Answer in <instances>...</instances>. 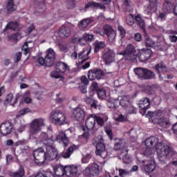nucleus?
<instances>
[{"label": "nucleus", "mask_w": 177, "mask_h": 177, "mask_svg": "<svg viewBox=\"0 0 177 177\" xmlns=\"http://www.w3.org/2000/svg\"><path fill=\"white\" fill-rule=\"evenodd\" d=\"M81 82L82 83L79 84V91H80L82 93H86L88 92L86 88L89 84V80H88L86 76L83 75L81 77Z\"/></svg>", "instance_id": "5701e85b"}, {"label": "nucleus", "mask_w": 177, "mask_h": 177, "mask_svg": "<svg viewBox=\"0 0 177 177\" xmlns=\"http://www.w3.org/2000/svg\"><path fill=\"white\" fill-rule=\"evenodd\" d=\"M115 120L119 122H127V121H128V116L125 115H120Z\"/></svg>", "instance_id": "603ef678"}, {"label": "nucleus", "mask_w": 177, "mask_h": 177, "mask_svg": "<svg viewBox=\"0 0 177 177\" xmlns=\"http://www.w3.org/2000/svg\"><path fill=\"white\" fill-rule=\"evenodd\" d=\"M55 68L57 70V71L64 75L66 71H67V70H70V66L63 62H58L55 64Z\"/></svg>", "instance_id": "a878e982"}, {"label": "nucleus", "mask_w": 177, "mask_h": 177, "mask_svg": "<svg viewBox=\"0 0 177 177\" xmlns=\"http://www.w3.org/2000/svg\"><path fill=\"white\" fill-rule=\"evenodd\" d=\"M167 49V47H165V44L164 43H162L160 45L156 46V50H160V52H162V50H165Z\"/></svg>", "instance_id": "0e129e2a"}, {"label": "nucleus", "mask_w": 177, "mask_h": 177, "mask_svg": "<svg viewBox=\"0 0 177 177\" xmlns=\"http://www.w3.org/2000/svg\"><path fill=\"white\" fill-rule=\"evenodd\" d=\"M11 38L12 39H14V41H18V39H21V35H20V33L19 32H17L12 35Z\"/></svg>", "instance_id": "e2e57ef3"}, {"label": "nucleus", "mask_w": 177, "mask_h": 177, "mask_svg": "<svg viewBox=\"0 0 177 177\" xmlns=\"http://www.w3.org/2000/svg\"><path fill=\"white\" fill-rule=\"evenodd\" d=\"M167 19V15L165 13L161 12L159 14V15L157 17V21H164Z\"/></svg>", "instance_id": "bf43d9fd"}, {"label": "nucleus", "mask_w": 177, "mask_h": 177, "mask_svg": "<svg viewBox=\"0 0 177 177\" xmlns=\"http://www.w3.org/2000/svg\"><path fill=\"white\" fill-rule=\"evenodd\" d=\"M73 117L76 121H84L85 112L81 108H76L73 110Z\"/></svg>", "instance_id": "393cba45"}, {"label": "nucleus", "mask_w": 177, "mask_h": 177, "mask_svg": "<svg viewBox=\"0 0 177 177\" xmlns=\"http://www.w3.org/2000/svg\"><path fill=\"white\" fill-rule=\"evenodd\" d=\"M154 169H156V161L155 160H151V162L148 165H147L144 167V170L147 174H151V172H153V171H154Z\"/></svg>", "instance_id": "473e14b6"}, {"label": "nucleus", "mask_w": 177, "mask_h": 177, "mask_svg": "<svg viewBox=\"0 0 177 177\" xmlns=\"http://www.w3.org/2000/svg\"><path fill=\"white\" fill-rule=\"evenodd\" d=\"M104 77V72L100 68L91 69L88 72V78L90 81H94V80H102Z\"/></svg>", "instance_id": "9b49d317"}, {"label": "nucleus", "mask_w": 177, "mask_h": 177, "mask_svg": "<svg viewBox=\"0 0 177 177\" xmlns=\"http://www.w3.org/2000/svg\"><path fill=\"white\" fill-rule=\"evenodd\" d=\"M126 24L127 26H133L135 24V17L132 14H129L126 17Z\"/></svg>", "instance_id": "58836bf2"}, {"label": "nucleus", "mask_w": 177, "mask_h": 177, "mask_svg": "<svg viewBox=\"0 0 177 177\" xmlns=\"http://www.w3.org/2000/svg\"><path fill=\"white\" fill-rule=\"evenodd\" d=\"M84 101L87 104H90L92 109L97 108V100L93 99V97H86Z\"/></svg>", "instance_id": "72a5a7b5"}, {"label": "nucleus", "mask_w": 177, "mask_h": 177, "mask_svg": "<svg viewBox=\"0 0 177 177\" xmlns=\"http://www.w3.org/2000/svg\"><path fill=\"white\" fill-rule=\"evenodd\" d=\"M105 132H106V135H108L109 139L111 140H113V131H111V129H105Z\"/></svg>", "instance_id": "774afa93"}, {"label": "nucleus", "mask_w": 177, "mask_h": 177, "mask_svg": "<svg viewBox=\"0 0 177 177\" xmlns=\"http://www.w3.org/2000/svg\"><path fill=\"white\" fill-rule=\"evenodd\" d=\"M28 113H31L30 108H24L19 111V115H25V114H28Z\"/></svg>", "instance_id": "5fc2aeb1"}, {"label": "nucleus", "mask_w": 177, "mask_h": 177, "mask_svg": "<svg viewBox=\"0 0 177 177\" xmlns=\"http://www.w3.org/2000/svg\"><path fill=\"white\" fill-rule=\"evenodd\" d=\"M12 99H13V94L10 93L6 95L5 103H10L12 102Z\"/></svg>", "instance_id": "338daca9"}, {"label": "nucleus", "mask_w": 177, "mask_h": 177, "mask_svg": "<svg viewBox=\"0 0 177 177\" xmlns=\"http://www.w3.org/2000/svg\"><path fill=\"white\" fill-rule=\"evenodd\" d=\"M165 115V112L164 111L158 110L156 115V124L158 127H160V128H169L171 127V122Z\"/></svg>", "instance_id": "7ed1b4c3"}, {"label": "nucleus", "mask_w": 177, "mask_h": 177, "mask_svg": "<svg viewBox=\"0 0 177 177\" xmlns=\"http://www.w3.org/2000/svg\"><path fill=\"white\" fill-rule=\"evenodd\" d=\"M8 30H13L16 31L17 28H19V24L17 22H10L6 26Z\"/></svg>", "instance_id": "c03bdc74"}, {"label": "nucleus", "mask_w": 177, "mask_h": 177, "mask_svg": "<svg viewBox=\"0 0 177 177\" xmlns=\"http://www.w3.org/2000/svg\"><path fill=\"white\" fill-rule=\"evenodd\" d=\"M169 156L171 157H174V156H176L177 151L176 150L174 149L171 147L169 146V150H168Z\"/></svg>", "instance_id": "052dcab7"}, {"label": "nucleus", "mask_w": 177, "mask_h": 177, "mask_svg": "<svg viewBox=\"0 0 177 177\" xmlns=\"http://www.w3.org/2000/svg\"><path fill=\"white\" fill-rule=\"evenodd\" d=\"M57 142L62 143L64 147L68 146V138L64 131H59L56 138Z\"/></svg>", "instance_id": "4be33fe9"}, {"label": "nucleus", "mask_w": 177, "mask_h": 177, "mask_svg": "<svg viewBox=\"0 0 177 177\" xmlns=\"http://www.w3.org/2000/svg\"><path fill=\"white\" fill-rule=\"evenodd\" d=\"M128 107H129V109H127V110H128L129 114H136L137 111L135 107L132 106L131 105L129 106Z\"/></svg>", "instance_id": "680f3d73"}, {"label": "nucleus", "mask_w": 177, "mask_h": 177, "mask_svg": "<svg viewBox=\"0 0 177 177\" xmlns=\"http://www.w3.org/2000/svg\"><path fill=\"white\" fill-rule=\"evenodd\" d=\"M38 142L44 143L46 147V146H50L53 145V143H55V141L53 139L49 138L48 137V134H46V133H41V134L39 137Z\"/></svg>", "instance_id": "aec40b11"}, {"label": "nucleus", "mask_w": 177, "mask_h": 177, "mask_svg": "<svg viewBox=\"0 0 177 177\" xmlns=\"http://www.w3.org/2000/svg\"><path fill=\"white\" fill-rule=\"evenodd\" d=\"M35 177H56L52 171H44L37 173Z\"/></svg>", "instance_id": "ea45409f"}, {"label": "nucleus", "mask_w": 177, "mask_h": 177, "mask_svg": "<svg viewBox=\"0 0 177 177\" xmlns=\"http://www.w3.org/2000/svg\"><path fill=\"white\" fill-rule=\"evenodd\" d=\"M134 73L140 80H151L156 75L152 71L143 68H135Z\"/></svg>", "instance_id": "20e7f679"}, {"label": "nucleus", "mask_w": 177, "mask_h": 177, "mask_svg": "<svg viewBox=\"0 0 177 177\" xmlns=\"http://www.w3.org/2000/svg\"><path fill=\"white\" fill-rule=\"evenodd\" d=\"M70 34H71V29L66 25H62L59 28V36L60 38H68V37H70Z\"/></svg>", "instance_id": "b1692460"}, {"label": "nucleus", "mask_w": 177, "mask_h": 177, "mask_svg": "<svg viewBox=\"0 0 177 177\" xmlns=\"http://www.w3.org/2000/svg\"><path fill=\"white\" fill-rule=\"evenodd\" d=\"M74 150H75V146L70 147L65 152L61 153V157H63V158H70Z\"/></svg>", "instance_id": "f704fd0d"}, {"label": "nucleus", "mask_w": 177, "mask_h": 177, "mask_svg": "<svg viewBox=\"0 0 177 177\" xmlns=\"http://www.w3.org/2000/svg\"><path fill=\"white\" fill-rule=\"evenodd\" d=\"M147 116L149 118V122L156 124V112L148 111Z\"/></svg>", "instance_id": "a18cd8bd"}, {"label": "nucleus", "mask_w": 177, "mask_h": 177, "mask_svg": "<svg viewBox=\"0 0 177 177\" xmlns=\"http://www.w3.org/2000/svg\"><path fill=\"white\" fill-rule=\"evenodd\" d=\"M64 167V175L68 177L75 176L78 173V167L74 165H66Z\"/></svg>", "instance_id": "f3484780"}, {"label": "nucleus", "mask_w": 177, "mask_h": 177, "mask_svg": "<svg viewBox=\"0 0 177 177\" xmlns=\"http://www.w3.org/2000/svg\"><path fill=\"white\" fill-rule=\"evenodd\" d=\"M137 24L139 26L140 30H142L144 37H147V32L146 31V24L145 23V21H141Z\"/></svg>", "instance_id": "49530a36"}, {"label": "nucleus", "mask_w": 177, "mask_h": 177, "mask_svg": "<svg viewBox=\"0 0 177 177\" xmlns=\"http://www.w3.org/2000/svg\"><path fill=\"white\" fill-rule=\"evenodd\" d=\"M46 161H53L57 158V149L53 147V145L46 146Z\"/></svg>", "instance_id": "ddd939ff"}, {"label": "nucleus", "mask_w": 177, "mask_h": 177, "mask_svg": "<svg viewBox=\"0 0 177 177\" xmlns=\"http://www.w3.org/2000/svg\"><path fill=\"white\" fill-rule=\"evenodd\" d=\"M82 41H86L87 42H91L93 41V35H91L89 33H84L82 37L79 38L78 44L84 46V45H85V43H82Z\"/></svg>", "instance_id": "c85d7f7f"}, {"label": "nucleus", "mask_w": 177, "mask_h": 177, "mask_svg": "<svg viewBox=\"0 0 177 177\" xmlns=\"http://www.w3.org/2000/svg\"><path fill=\"white\" fill-rule=\"evenodd\" d=\"M35 64L38 67L46 66V58L41 57L35 62Z\"/></svg>", "instance_id": "09e8293b"}, {"label": "nucleus", "mask_w": 177, "mask_h": 177, "mask_svg": "<svg viewBox=\"0 0 177 177\" xmlns=\"http://www.w3.org/2000/svg\"><path fill=\"white\" fill-rule=\"evenodd\" d=\"M28 44H30V42H26L22 46V50H24V53L26 56H27V55L30 53V50H31V47L28 46Z\"/></svg>", "instance_id": "8fccbe9b"}, {"label": "nucleus", "mask_w": 177, "mask_h": 177, "mask_svg": "<svg viewBox=\"0 0 177 177\" xmlns=\"http://www.w3.org/2000/svg\"><path fill=\"white\" fill-rule=\"evenodd\" d=\"M138 106L140 109H141L140 113L146 114V110H147V109H150V100L147 97L142 98L140 101Z\"/></svg>", "instance_id": "6ab92c4d"}, {"label": "nucleus", "mask_w": 177, "mask_h": 177, "mask_svg": "<svg viewBox=\"0 0 177 177\" xmlns=\"http://www.w3.org/2000/svg\"><path fill=\"white\" fill-rule=\"evenodd\" d=\"M119 176L120 177H125L128 176L129 175H131V171L127 169H119Z\"/></svg>", "instance_id": "de8ad7c7"}, {"label": "nucleus", "mask_w": 177, "mask_h": 177, "mask_svg": "<svg viewBox=\"0 0 177 177\" xmlns=\"http://www.w3.org/2000/svg\"><path fill=\"white\" fill-rule=\"evenodd\" d=\"M115 57V53H114V50L109 48L104 50L102 56V60H104L105 64L106 65L111 64V63L114 62Z\"/></svg>", "instance_id": "f8f14e48"}, {"label": "nucleus", "mask_w": 177, "mask_h": 177, "mask_svg": "<svg viewBox=\"0 0 177 177\" xmlns=\"http://www.w3.org/2000/svg\"><path fill=\"white\" fill-rule=\"evenodd\" d=\"M98 97L100 99H105L106 97V90L104 88H100L98 91H97Z\"/></svg>", "instance_id": "3c124183"}, {"label": "nucleus", "mask_w": 177, "mask_h": 177, "mask_svg": "<svg viewBox=\"0 0 177 177\" xmlns=\"http://www.w3.org/2000/svg\"><path fill=\"white\" fill-rule=\"evenodd\" d=\"M106 48V42L95 41L94 43V53H97L101 49Z\"/></svg>", "instance_id": "2f4dec72"}, {"label": "nucleus", "mask_w": 177, "mask_h": 177, "mask_svg": "<svg viewBox=\"0 0 177 177\" xmlns=\"http://www.w3.org/2000/svg\"><path fill=\"white\" fill-rule=\"evenodd\" d=\"M85 8L86 9H88V8H93V9H102L103 10H106V6L100 3H96L93 1L88 2L86 4Z\"/></svg>", "instance_id": "bb28decb"}, {"label": "nucleus", "mask_w": 177, "mask_h": 177, "mask_svg": "<svg viewBox=\"0 0 177 177\" xmlns=\"http://www.w3.org/2000/svg\"><path fill=\"white\" fill-rule=\"evenodd\" d=\"M120 104L123 109H128V106H131V102H129L128 97H123L120 101Z\"/></svg>", "instance_id": "c9c22d12"}, {"label": "nucleus", "mask_w": 177, "mask_h": 177, "mask_svg": "<svg viewBox=\"0 0 177 177\" xmlns=\"http://www.w3.org/2000/svg\"><path fill=\"white\" fill-rule=\"evenodd\" d=\"M12 123L6 122L0 126V133L2 134V136H6V135H9L12 132Z\"/></svg>", "instance_id": "a211bd4d"}, {"label": "nucleus", "mask_w": 177, "mask_h": 177, "mask_svg": "<svg viewBox=\"0 0 177 177\" xmlns=\"http://www.w3.org/2000/svg\"><path fill=\"white\" fill-rule=\"evenodd\" d=\"M45 125L44 119L42 118H36L30 123V133L31 135H37L38 132L42 131V127Z\"/></svg>", "instance_id": "0eeeda50"}, {"label": "nucleus", "mask_w": 177, "mask_h": 177, "mask_svg": "<svg viewBox=\"0 0 177 177\" xmlns=\"http://www.w3.org/2000/svg\"><path fill=\"white\" fill-rule=\"evenodd\" d=\"M8 175L10 177H24L26 176V171L24 170V167L21 165L17 171H10L8 173Z\"/></svg>", "instance_id": "cd10ccee"}, {"label": "nucleus", "mask_w": 177, "mask_h": 177, "mask_svg": "<svg viewBox=\"0 0 177 177\" xmlns=\"http://www.w3.org/2000/svg\"><path fill=\"white\" fill-rule=\"evenodd\" d=\"M93 145H95V154L100 156L102 158H107V151H106V145H104V140L103 138H100L98 141H96V138L93 139Z\"/></svg>", "instance_id": "f03ea898"}, {"label": "nucleus", "mask_w": 177, "mask_h": 177, "mask_svg": "<svg viewBox=\"0 0 177 177\" xmlns=\"http://www.w3.org/2000/svg\"><path fill=\"white\" fill-rule=\"evenodd\" d=\"M154 143H156V137L152 136L146 139L145 145L147 146V148L144 151V155L147 157L154 156L156 151V149L153 148V145H154Z\"/></svg>", "instance_id": "1a4fd4ad"}, {"label": "nucleus", "mask_w": 177, "mask_h": 177, "mask_svg": "<svg viewBox=\"0 0 177 177\" xmlns=\"http://www.w3.org/2000/svg\"><path fill=\"white\" fill-rule=\"evenodd\" d=\"M63 75H64L62 73V72H59V71H57L56 68L55 71H53L50 73V77H51V78H55V80H59V78H62Z\"/></svg>", "instance_id": "e433bc0d"}, {"label": "nucleus", "mask_w": 177, "mask_h": 177, "mask_svg": "<svg viewBox=\"0 0 177 177\" xmlns=\"http://www.w3.org/2000/svg\"><path fill=\"white\" fill-rule=\"evenodd\" d=\"M53 171L57 176H64V166L62 165H57L53 167Z\"/></svg>", "instance_id": "7c9ffc66"}, {"label": "nucleus", "mask_w": 177, "mask_h": 177, "mask_svg": "<svg viewBox=\"0 0 177 177\" xmlns=\"http://www.w3.org/2000/svg\"><path fill=\"white\" fill-rule=\"evenodd\" d=\"M123 162H124V164H129L131 162V157H129V155L127 154L123 156Z\"/></svg>", "instance_id": "69168bd1"}, {"label": "nucleus", "mask_w": 177, "mask_h": 177, "mask_svg": "<svg viewBox=\"0 0 177 177\" xmlns=\"http://www.w3.org/2000/svg\"><path fill=\"white\" fill-rule=\"evenodd\" d=\"M50 117L53 124H57V125H64V124H67V122L66 121V115H64L62 111H53L51 112Z\"/></svg>", "instance_id": "423d86ee"}, {"label": "nucleus", "mask_w": 177, "mask_h": 177, "mask_svg": "<svg viewBox=\"0 0 177 177\" xmlns=\"http://www.w3.org/2000/svg\"><path fill=\"white\" fill-rule=\"evenodd\" d=\"M7 9L9 12H15L17 9L16 5H15V2L13 0H8L7 3Z\"/></svg>", "instance_id": "37998d69"}, {"label": "nucleus", "mask_w": 177, "mask_h": 177, "mask_svg": "<svg viewBox=\"0 0 177 177\" xmlns=\"http://www.w3.org/2000/svg\"><path fill=\"white\" fill-rule=\"evenodd\" d=\"M121 56H125L124 60H136L138 58V52L136 51V47L132 44H129L126 46L124 50L119 53Z\"/></svg>", "instance_id": "f257e3e1"}, {"label": "nucleus", "mask_w": 177, "mask_h": 177, "mask_svg": "<svg viewBox=\"0 0 177 177\" xmlns=\"http://www.w3.org/2000/svg\"><path fill=\"white\" fill-rule=\"evenodd\" d=\"M118 31L120 32L121 38H125V35L127 34L125 28H124L122 26H118Z\"/></svg>", "instance_id": "13d9d810"}, {"label": "nucleus", "mask_w": 177, "mask_h": 177, "mask_svg": "<svg viewBox=\"0 0 177 177\" xmlns=\"http://www.w3.org/2000/svg\"><path fill=\"white\" fill-rule=\"evenodd\" d=\"M33 157L35 162L37 165H44L46 162V153L42 148L35 149L33 151Z\"/></svg>", "instance_id": "6e6552de"}, {"label": "nucleus", "mask_w": 177, "mask_h": 177, "mask_svg": "<svg viewBox=\"0 0 177 177\" xmlns=\"http://www.w3.org/2000/svg\"><path fill=\"white\" fill-rule=\"evenodd\" d=\"M91 52H92V47H91V46L86 47L82 51L79 53L78 54L79 59H85L86 57H89V55H91Z\"/></svg>", "instance_id": "c756f323"}, {"label": "nucleus", "mask_w": 177, "mask_h": 177, "mask_svg": "<svg viewBox=\"0 0 177 177\" xmlns=\"http://www.w3.org/2000/svg\"><path fill=\"white\" fill-rule=\"evenodd\" d=\"M92 21H93V19H91V18H87L85 19L84 20H82L80 22V28H86V27H88V26H89V24H91V23H92Z\"/></svg>", "instance_id": "a19ab883"}, {"label": "nucleus", "mask_w": 177, "mask_h": 177, "mask_svg": "<svg viewBox=\"0 0 177 177\" xmlns=\"http://www.w3.org/2000/svg\"><path fill=\"white\" fill-rule=\"evenodd\" d=\"M91 89L92 91H94V92H97L98 90L100 89V88H99V86L97 84V82H93L91 86Z\"/></svg>", "instance_id": "4d7b16f0"}, {"label": "nucleus", "mask_w": 177, "mask_h": 177, "mask_svg": "<svg viewBox=\"0 0 177 177\" xmlns=\"http://www.w3.org/2000/svg\"><path fill=\"white\" fill-rule=\"evenodd\" d=\"M46 59V67H52L55 64V60H56V53L52 48H49L46 51V55L44 57Z\"/></svg>", "instance_id": "4468645a"}, {"label": "nucleus", "mask_w": 177, "mask_h": 177, "mask_svg": "<svg viewBox=\"0 0 177 177\" xmlns=\"http://www.w3.org/2000/svg\"><path fill=\"white\" fill-rule=\"evenodd\" d=\"M95 121L99 127H103L104 123L107 121V118H102L100 116L94 115Z\"/></svg>", "instance_id": "4c0bfd02"}, {"label": "nucleus", "mask_w": 177, "mask_h": 177, "mask_svg": "<svg viewBox=\"0 0 177 177\" xmlns=\"http://www.w3.org/2000/svg\"><path fill=\"white\" fill-rule=\"evenodd\" d=\"M144 37L145 38V44L147 48H151V49H154V41H153L151 39L149 38L147 33V36H144Z\"/></svg>", "instance_id": "79ce46f5"}, {"label": "nucleus", "mask_w": 177, "mask_h": 177, "mask_svg": "<svg viewBox=\"0 0 177 177\" xmlns=\"http://www.w3.org/2000/svg\"><path fill=\"white\" fill-rule=\"evenodd\" d=\"M20 60H21V52L16 53L14 57L15 63H19Z\"/></svg>", "instance_id": "6e6d98bb"}, {"label": "nucleus", "mask_w": 177, "mask_h": 177, "mask_svg": "<svg viewBox=\"0 0 177 177\" xmlns=\"http://www.w3.org/2000/svg\"><path fill=\"white\" fill-rule=\"evenodd\" d=\"M103 30L109 42H115V37H117V33L115 32L114 29H113V27L109 24H106L104 26Z\"/></svg>", "instance_id": "2eb2a0df"}, {"label": "nucleus", "mask_w": 177, "mask_h": 177, "mask_svg": "<svg viewBox=\"0 0 177 177\" xmlns=\"http://www.w3.org/2000/svg\"><path fill=\"white\" fill-rule=\"evenodd\" d=\"M156 70H158V71H162L163 73H165V71H167V70L165 69V66L162 64V62L156 65Z\"/></svg>", "instance_id": "864d4df0"}, {"label": "nucleus", "mask_w": 177, "mask_h": 177, "mask_svg": "<svg viewBox=\"0 0 177 177\" xmlns=\"http://www.w3.org/2000/svg\"><path fill=\"white\" fill-rule=\"evenodd\" d=\"M95 125H96V119L95 118V115H91L86 120V127L91 133H93L92 129L95 128Z\"/></svg>", "instance_id": "412c9836"}, {"label": "nucleus", "mask_w": 177, "mask_h": 177, "mask_svg": "<svg viewBox=\"0 0 177 177\" xmlns=\"http://www.w3.org/2000/svg\"><path fill=\"white\" fill-rule=\"evenodd\" d=\"M153 53V50L151 49H146L142 48L140 50L139 54H138V59L140 62H146L151 57V55Z\"/></svg>", "instance_id": "dca6fc26"}, {"label": "nucleus", "mask_w": 177, "mask_h": 177, "mask_svg": "<svg viewBox=\"0 0 177 177\" xmlns=\"http://www.w3.org/2000/svg\"><path fill=\"white\" fill-rule=\"evenodd\" d=\"M99 165L93 163L89 165L84 171L83 174L84 176L93 177L99 175L100 172Z\"/></svg>", "instance_id": "9d476101"}, {"label": "nucleus", "mask_w": 177, "mask_h": 177, "mask_svg": "<svg viewBox=\"0 0 177 177\" xmlns=\"http://www.w3.org/2000/svg\"><path fill=\"white\" fill-rule=\"evenodd\" d=\"M168 150H169V146L162 142H157L156 147V151L158 154V158L160 161H163L169 156Z\"/></svg>", "instance_id": "39448f33"}]
</instances>
